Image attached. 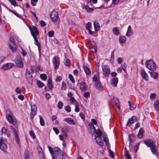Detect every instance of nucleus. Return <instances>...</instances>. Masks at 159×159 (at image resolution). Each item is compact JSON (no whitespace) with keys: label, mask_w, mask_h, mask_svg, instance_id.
<instances>
[{"label":"nucleus","mask_w":159,"mask_h":159,"mask_svg":"<svg viewBox=\"0 0 159 159\" xmlns=\"http://www.w3.org/2000/svg\"><path fill=\"white\" fill-rule=\"evenodd\" d=\"M141 75L142 78L145 81L148 80V75L144 70H142V71L141 72Z\"/></svg>","instance_id":"nucleus-17"},{"label":"nucleus","mask_w":159,"mask_h":159,"mask_svg":"<svg viewBox=\"0 0 159 159\" xmlns=\"http://www.w3.org/2000/svg\"><path fill=\"white\" fill-rule=\"evenodd\" d=\"M47 83V85L48 88L49 89H52L53 88V86L51 79L50 78L48 79Z\"/></svg>","instance_id":"nucleus-24"},{"label":"nucleus","mask_w":159,"mask_h":159,"mask_svg":"<svg viewBox=\"0 0 159 159\" xmlns=\"http://www.w3.org/2000/svg\"><path fill=\"white\" fill-rule=\"evenodd\" d=\"M37 36H33L34 39V41L35 42V44L37 45L38 49L39 50H40L41 49V46L40 44L39 43L38 39L36 38Z\"/></svg>","instance_id":"nucleus-25"},{"label":"nucleus","mask_w":159,"mask_h":159,"mask_svg":"<svg viewBox=\"0 0 159 159\" xmlns=\"http://www.w3.org/2000/svg\"><path fill=\"white\" fill-rule=\"evenodd\" d=\"M128 103L129 107V109L130 110H133L136 108V105L134 103L131 104L130 101H128Z\"/></svg>","instance_id":"nucleus-21"},{"label":"nucleus","mask_w":159,"mask_h":159,"mask_svg":"<svg viewBox=\"0 0 159 159\" xmlns=\"http://www.w3.org/2000/svg\"><path fill=\"white\" fill-rule=\"evenodd\" d=\"M11 128L14 134L15 135H18V130L17 129H15L12 126H11Z\"/></svg>","instance_id":"nucleus-55"},{"label":"nucleus","mask_w":159,"mask_h":159,"mask_svg":"<svg viewBox=\"0 0 159 159\" xmlns=\"http://www.w3.org/2000/svg\"><path fill=\"white\" fill-rule=\"evenodd\" d=\"M9 1L11 3V4L14 6H17L16 4V2L15 0H9Z\"/></svg>","instance_id":"nucleus-63"},{"label":"nucleus","mask_w":159,"mask_h":159,"mask_svg":"<svg viewBox=\"0 0 159 159\" xmlns=\"http://www.w3.org/2000/svg\"><path fill=\"white\" fill-rule=\"evenodd\" d=\"M93 79L95 83V86L97 89L99 91H102V86L99 81V73H98L95 75Z\"/></svg>","instance_id":"nucleus-4"},{"label":"nucleus","mask_w":159,"mask_h":159,"mask_svg":"<svg viewBox=\"0 0 159 159\" xmlns=\"http://www.w3.org/2000/svg\"><path fill=\"white\" fill-rule=\"evenodd\" d=\"M133 33L132 28L130 25H129L125 34V35L128 37H129Z\"/></svg>","instance_id":"nucleus-18"},{"label":"nucleus","mask_w":159,"mask_h":159,"mask_svg":"<svg viewBox=\"0 0 159 159\" xmlns=\"http://www.w3.org/2000/svg\"><path fill=\"white\" fill-rule=\"evenodd\" d=\"M11 128L14 134L15 135H18V130L17 129H15L12 126H11Z\"/></svg>","instance_id":"nucleus-54"},{"label":"nucleus","mask_w":159,"mask_h":159,"mask_svg":"<svg viewBox=\"0 0 159 159\" xmlns=\"http://www.w3.org/2000/svg\"><path fill=\"white\" fill-rule=\"evenodd\" d=\"M115 102L116 107L120 109L119 101L117 98H116L115 99Z\"/></svg>","instance_id":"nucleus-36"},{"label":"nucleus","mask_w":159,"mask_h":159,"mask_svg":"<svg viewBox=\"0 0 159 159\" xmlns=\"http://www.w3.org/2000/svg\"><path fill=\"white\" fill-rule=\"evenodd\" d=\"M9 44L10 48L12 51H15L16 50V45L15 44V45H14L13 44H12L13 46L11 45L10 43H9Z\"/></svg>","instance_id":"nucleus-39"},{"label":"nucleus","mask_w":159,"mask_h":159,"mask_svg":"<svg viewBox=\"0 0 159 159\" xmlns=\"http://www.w3.org/2000/svg\"><path fill=\"white\" fill-rule=\"evenodd\" d=\"M0 147L3 152H6L7 146L6 144L4 143V141L2 138L0 139Z\"/></svg>","instance_id":"nucleus-9"},{"label":"nucleus","mask_w":159,"mask_h":159,"mask_svg":"<svg viewBox=\"0 0 159 159\" xmlns=\"http://www.w3.org/2000/svg\"><path fill=\"white\" fill-rule=\"evenodd\" d=\"M65 110L68 112H69L71 111V108L70 106H67L65 108Z\"/></svg>","instance_id":"nucleus-57"},{"label":"nucleus","mask_w":159,"mask_h":159,"mask_svg":"<svg viewBox=\"0 0 159 159\" xmlns=\"http://www.w3.org/2000/svg\"><path fill=\"white\" fill-rule=\"evenodd\" d=\"M134 116H133L129 120L126 125L127 126H129L130 125L132 124L134 122L133 118L135 117Z\"/></svg>","instance_id":"nucleus-34"},{"label":"nucleus","mask_w":159,"mask_h":159,"mask_svg":"<svg viewBox=\"0 0 159 159\" xmlns=\"http://www.w3.org/2000/svg\"><path fill=\"white\" fill-rule=\"evenodd\" d=\"M40 77L41 80H45L47 79L46 75L44 74H41L40 75Z\"/></svg>","instance_id":"nucleus-43"},{"label":"nucleus","mask_w":159,"mask_h":159,"mask_svg":"<svg viewBox=\"0 0 159 159\" xmlns=\"http://www.w3.org/2000/svg\"><path fill=\"white\" fill-rule=\"evenodd\" d=\"M48 148L51 154L52 159H65L63 152L58 147H55L52 149L51 147L48 146Z\"/></svg>","instance_id":"nucleus-1"},{"label":"nucleus","mask_w":159,"mask_h":159,"mask_svg":"<svg viewBox=\"0 0 159 159\" xmlns=\"http://www.w3.org/2000/svg\"><path fill=\"white\" fill-rule=\"evenodd\" d=\"M52 62L54 69H58L60 64L59 57L57 56H55L53 58Z\"/></svg>","instance_id":"nucleus-6"},{"label":"nucleus","mask_w":159,"mask_h":159,"mask_svg":"<svg viewBox=\"0 0 159 159\" xmlns=\"http://www.w3.org/2000/svg\"><path fill=\"white\" fill-rule=\"evenodd\" d=\"M39 117L40 125L42 126H44L45 125V122L43 118L40 115L39 116Z\"/></svg>","instance_id":"nucleus-38"},{"label":"nucleus","mask_w":159,"mask_h":159,"mask_svg":"<svg viewBox=\"0 0 159 159\" xmlns=\"http://www.w3.org/2000/svg\"><path fill=\"white\" fill-rule=\"evenodd\" d=\"M14 65L12 63H8L2 65V68L4 70H8L11 68Z\"/></svg>","instance_id":"nucleus-12"},{"label":"nucleus","mask_w":159,"mask_h":159,"mask_svg":"<svg viewBox=\"0 0 159 159\" xmlns=\"http://www.w3.org/2000/svg\"><path fill=\"white\" fill-rule=\"evenodd\" d=\"M6 117L8 121L10 123L15 125L16 123V120L14 116L10 110L8 109L6 111Z\"/></svg>","instance_id":"nucleus-2"},{"label":"nucleus","mask_w":159,"mask_h":159,"mask_svg":"<svg viewBox=\"0 0 159 159\" xmlns=\"http://www.w3.org/2000/svg\"><path fill=\"white\" fill-rule=\"evenodd\" d=\"M25 74L27 77L30 78L32 77V75L30 71V70H26Z\"/></svg>","instance_id":"nucleus-49"},{"label":"nucleus","mask_w":159,"mask_h":159,"mask_svg":"<svg viewBox=\"0 0 159 159\" xmlns=\"http://www.w3.org/2000/svg\"><path fill=\"white\" fill-rule=\"evenodd\" d=\"M82 8L85 9L87 11L89 12H92L93 10V8L89 7L88 6L83 5Z\"/></svg>","instance_id":"nucleus-23"},{"label":"nucleus","mask_w":159,"mask_h":159,"mask_svg":"<svg viewBox=\"0 0 159 159\" xmlns=\"http://www.w3.org/2000/svg\"><path fill=\"white\" fill-rule=\"evenodd\" d=\"M29 133L30 136L32 139H34L35 138L36 136L34 132L33 131H30L29 132Z\"/></svg>","instance_id":"nucleus-42"},{"label":"nucleus","mask_w":159,"mask_h":159,"mask_svg":"<svg viewBox=\"0 0 159 159\" xmlns=\"http://www.w3.org/2000/svg\"><path fill=\"white\" fill-rule=\"evenodd\" d=\"M63 106V104L61 102H59L57 104V107L59 109H61L62 108Z\"/></svg>","instance_id":"nucleus-50"},{"label":"nucleus","mask_w":159,"mask_h":159,"mask_svg":"<svg viewBox=\"0 0 159 159\" xmlns=\"http://www.w3.org/2000/svg\"><path fill=\"white\" fill-rule=\"evenodd\" d=\"M145 65L148 70H155L156 68L155 63L152 60L147 61L145 63Z\"/></svg>","instance_id":"nucleus-5"},{"label":"nucleus","mask_w":159,"mask_h":159,"mask_svg":"<svg viewBox=\"0 0 159 159\" xmlns=\"http://www.w3.org/2000/svg\"><path fill=\"white\" fill-rule=\"evenodd\" d=\"M94 28L96 31H98L100 29V26L98 22H94L93 23Z\"/></svg>","instance_id":"nucleus-27"},{"label":"nucleus","mask_w":159,"mask_h":159,"mask_svg":"<svg viewBox=\"0 0 159 159\" xmlns=\"http://www.w3.org/2000/svg\"><path fill=\"white\" fill-rule=\"evenodd\" d=\"M119 40L121 43H125L126 41V37L124 36H120Z\"/></svg>","instance_id":"nucleus-22"},{"label":"nucleus","mask_w":159,"mask_h":159,"mask_svg":"<svg viewBox=\"0 0 159 159\" xmlns=\"http://www.w3.org/2000/svg\"><path fill=\"white\" fill-rule=\"evenodd\" d=\"M50 16L52 21L54 22H56L58 17V12L55 10H53L52 11Z\"/></svg>","instance_id":"nucleus-7"},{"label":"nucleus","mask_w":159,"mask_h":159,"mask_svg":"<svg viewBox=\"0 0 159 159\" xmlns=\"http://www.w3.org/2000/svg\"><path fill=\"white\" fill-rule=\"evenodd\" d=\"M95 139L96 143L100 146H102L103 145V142L101 138L97 137H95Z\"/></svg>","instance_id":"nucleus-15"},{"label":"nucleus","mask_w":159,"mask_h":159,"mask_svg":"<svg viewBox=\"0 0 159 159\" xmlns=\"http://www.w3.org/2000/svg\"><path fill=\"white\" fill-rule=\"evenodd\" d=\"M80 89L84 91H86L87 90V87L86 84L84 82H82L80 84Z\"/></svg>","instance_id":"nucleus-14"},{"label":"nucleus","mask_w":159,"mask_h":159,"mask_svg":"<svg viewBox=\"0 0 159 159\" xmlns=\"http://www.w3.org/2000/svg\"><path fill=\"white\" fill-rule=\"evenodd\" d=\"M118 82V79L116 78H115L113 79L111 81V85L113 87H115L116 86Z\"/></svg>","instance_id":"nucleus-19"},{"label":"nucleus","mask_w":159,"mask_h":159,"mask_svg":"<svg viewBox=\"0 0 159 159\" xmlns=\"http://www.w3.org/2000/svg\"><path fill=\"white\" fill-rule=\"evenodd\" d=\"M143 129H141L139 132V133L138 134V137L139 139H141L143 136Z\"/></svg>","instance_id":"nucleus-31"},{"label":"nucleus","mask_w":159,"mask_h":159,"mask_svg":"<svg viewBox=\"0 0 159 159\" xmlns=\"http://www.w3.org/2000/svg\"><path fill=\"white\" fill-rule=\"evenodd\" d=\"M31 111H37V108L35 105H33L31 106Z\"/></svg>","instance_id":"nucleus-51"},{"label":"nucleus","mask_w":159,"mask_h":159,"mask_svg":"<svg viewBox=\"0 0 159 159\" xmlns=\"http://www.w3.org/2000/svg\"><path fill=\"white\" fill-rule=\"evenodd\" d=\"M153 106L154 109L157 111H159V100H156L153 102Z\"/></svg>","instance_id":"nucleus-16"},{"label":"nucleus","mask_w":159,"mask_h":159,"mask_svg":"<svg viewBox=\"0 0 159 159\" xmlns=\"http://www.w3.org/2000/svg\"><path fill=\"white\" fill-rule=\"evenodd\" d=\"M54 33L53 31L51 30L49 32L48 34L49 37H52L54 34Z\"/></svg>","instance_id":"nucleus-61"},{"label":"nucleus","mask_w":159,"mask_h":159,"mask_svg":"<svg viewBox=\"0 0 159 159\" xmlns=\"http://www.w3.org/2000/svg\"><path fill=\"white\" fill-rule=\"evenodd\" d=\"M62 79L61 76H57L56 77L55 81L57 82H60L62 80Z\"/></svg>","instance_id":"nucleus-58"},{"label":"nucleus","mask_w":159,"mask_h":159,"mask_svg":"<svg viewBox=\"0 0 159 159\" xmlns=\"http://www.w3.org/2000/svg\"><path fill=\"white\" fill-rule=\"evenodd\" d=\"M95 134H96V135L95 136V137H98L101 138V136L102 135V132L99 129H97V131H95Z\"/></svg>","instance_id":"nucleus-29"},{"label":"nucleus","mask_w":159,"mask_h":159,"mask_svg":"<svg viewBox=\"0 0 159 159\" xmlns=\"http://www.w3.org/2000/svg\"><path fill=\"white\" fill-rule=\"evenodd\" d=\"M67 89V86L66 84L64 82L62 81L61 83V89L62 90H66Z\"/></svg>","instance_id":"nucleus-33"},{"label":"nucleus","mask_w":159,"mask_h":159,"mask_svg":"<svg viewBox=\"0 0 159 159\" xmlns=\"http://www.w3.org/2000/svg\"><path fill=\"white\" fill-rule=\"evenodd\" d=\"M75 112H78L80 111V108L79 107V103H77L75 105Z\"/></svg>","instance_id":"nucleus-44"},{"label":"nucleus","mask_w":159,"mask_h":159,"mask_svg":"<svg viewBox=\"0 0 159 159\" xmlns=\"http://www.w3.org/2000/svg\"><path fill=\"white\" fill-rule=\"evenodd\" d=\"M37 111H31V112L30 113V118L31 119H33L34 116L36 114Z\"/></svg>","instance_id":"nucleus-46"},{"label":"nucleus","mask_w":159,"mask_h":159,"mask_svg":"<svg viewBox=\"0 0 159 159\" xmlns=\"http://www.w3.org/2000/svg\"><path fill=\"white\" fill-rule=\"evenodd\" d=\"M64 120L70 125H75V123L73 119L71 118L67 117L64 119Z\"/></svg>","instance_id":"nucleus-13"},{"label":"nucleus","mask_w":159,"mask_h":159,"mask_svg":"<svg viewBox=\"0 0 159 159\" xmlns=\"http://www.w3.org/2000/svg\"><path fill=\"white\" fill-rule=\"evenodd\" d=\"M65 64L67 66H69L70 65V61L69 59H67L66 60L65 62Z\"/></svg>","instance_id":"nucleus-56"},{"label":"nucleus","mask_w":159,"mask_h":159,"mask_svg":"<svg viewBox=\"0 0 159 159\" xmlns=\"http://www.w3.org/2000/svg\"><path fill=\"white\" fill-rule=\"evenodd\" d=\"M69 130V128L67 126H63L61 129V131L65 133L66 134Z\"/></svg>","instance_id":"nucleus-30"},{"label":"nucleus","mask_w":159,"mask_h":159,"mask_svg":"<svg viewBox=\"0 0 159 159\" xmlns=\"http://www.w3.org/2000/svg\"><path fill=\"white\" fill-rule=\"evenodd\" d=\"M104 137L103 139L106 145L108 147L109 146V144L108 142V139L107 137V135L106 133H104L103 134Z\"/></svg>","instance_id":"nucleus-28"},{"label":"nucleus","mask_w":159,"mask_h":159,"mask_svg":"<svg viewBox=\"0 0 159 159\" xmlns=\"http://www.w3.org/2000/svg\"><path fill=\"white\" fill-rule=\"evenodd\" d=\"M24 157L25 159H30L29 151L27 150H25V152Z\"/></svg>","instance_id":"nucleus-35"},{"label":"nucleus","mask_w":159,"mask_h":159,"mask_svg":"<svg viewBox=\"0 0 159 159\" xmlns=\"http://www.w3.org/2000/svg\"><path fill=\"white\" fill-rule=\"evenodd\" d=\"M103 73L104 76H107L110 74V70H103Z\"/></svg>","instance_id":"nucleus-45"},{"label":"nucleus","mask_w":159,"mask_h":159,"mask_svg":"<svg viewBox=\"0 0 159 159\" xmlns=\"http://www.w3.org/2000/svg\"><path fill=\"white\" fill-rule=\"evenodd\" d=\"M39 155L40 159H46L43 152H39Z\"/></svg>","instance_id":"nucleus-60"},{"label":"nucleus","mask_w":159,"mask_h":159,"mask_svg":"<svg viewBox=\"0 0 159 159\" xmlns=\"http://www.w3.org/2000/svg\"><path fill=\"white\" fill-rule=\"evenodd\" d=\"M84 95L85 98H88L90 95V93L88 92H85L84 93Z\"/></svg>","instance_id":"nucleus-64"},{"label":"nucleus","mask_w":159,"mask_h":159,"mask_svg":"<svg viewBox=\"0 0 159 159\" xmlns=\"http://www.w3.org/2000/svg\"><path fill=\"white\" fill-rule=\"evenodd\" d=\"M91 26V23L90 22L88 23L86 25V29L87 30L90 29V28Z\"/></svg>","instance_id":"nucleus-59"},{"label":"nucleus","mask_w":159,"mask_h":159,"mask_svg":"<svg viewBox=\"0 0 159 159\" xmlns=\"http://www.w3.org/2000/svg\"><path fill=\"white\" fill-rule=\"evenodd\" d=\"M108 152L110 157L111 158H113L114 157V155L113 152L110 149L108 150Z\"/></svg>","instance_id":"nucleus-62"},{"label":"nucleus","mask_w":159,"mask_h":159,"mask_svg":"<svg viewBox=\"0 0 159 159\" xmlns=\"http://www.w3.org/2000/svg\"><path fill=\"white\" fill-rule=\"evenodd\" d=\"M31 34L33 36H37L39 34L36 27L33 26L32 27H29Z\"/></svg>","instance_id":"nucleus-8"},{"label":"nucleus","mask_w":159,"mask_h":159,"mask_svg":"<svg viewBox=\"0 0 159 159\" xmlns=\"http://www.w3.org/2000/svg\"><path fill=\"white\" fill-rule=\"evenodd\" d=\"M2 134H4L7 135L8 137H9L10 136V134H7V129L5 127H3L2 129Z\"/></svg>","instance_id":"nucleus-40"},{"label":"nucleus","mask_w":159,"mask_h":159,"mask_svg":"<svg viewBox=\"0 0 159 159\" xmlns=\"http://www.w3.org/2000/svg\"><path fill=\"white\" fill-rule=\"evenodd\" d=\"M15 136V139L16 140V142L17 144L20 143V139L18 135H16Z\"/></svg>","instance_id":"nucleus-53"},{"label":"nucleus","mask_w":159,"mask_h":159,"mask_svg":"<svg viewBox=\"0 0 159 159\" xmlns=\"http://www.w3.org/2000/svg\"><path fill=\"white\" fill-rule=\"evenodd\" d=\"M69 78L70 81L73 83H75V80L73 76L71 74L69 75Z\"/></svg>","instance_id":"nucleus-47"},{"label":"nucleus","mask_w":159,"mask_h":159,"mask_svg":"<svg viewBox=\"0 0 159 159\" xmlns=\"http://www.w3.org/2000/svg\"><path fill=\"white\" fill-rule=\"evenodd\" d=\"M37 84L38 87L39 88H42L44 86V84L39 80L37 81Z\"/></svg>","instance_id":"nucleus-37"},{"label":"nucleus","mask_w":159,"mask_h":159,"mask_svg":"<svg viewBox=\"0 0 159 159\" xmlns=\"http://www.w3.org/2000/svg\"><path fill=\"white\" fill-rule=\"evenodd\" d=\"M113 34L116 35H118L120 34L119 30L116 27L113 28L112 30Z\"/></svg>","instance_id":"nucleus-26"},{"label":"nucleus","mask_w":159,"mask_h":159,"mask_svg":"<svg viewBox=\"0 0 159 159\" xmlns=\"http://www.w3.org/2000/svg\"><path fill=\"white\" fill-rule=\"evenodd\" d=\"M69 101H70V102L75 105V104H77L78 103L77 101L75 100V99L74 98V97L71 98H70Z\"/></svg>","instance_id":"nucleus-32"},{"label":"nucleus","mask_w":159,"mask_h":159,"mask_svg":"<svg viewBox=\"0 0 159 159\" xmlns=\"http://www.w3.org/2000/svg\"><path fill=\"white\" fill-rule=\"evenodd\" d=\"M156 97V94L154 93H153L151 94L150 96V99L152 100L155 99Z\"/></svg>","instance_id":"nucleus-52"},{"label":"nucleus","mask_w":159,"mask_h":159,"mask_svg":"<svg viewBox=\"0 0 159 159\" xmlns=\"http://www.w3.org/2000/svg\"><path fill=\"white\" fill-rule=\"evenodd\" d=\"M88 128L90 133L93 135L95 134L96 129L94 125L92 123H89L88 125Z\"/></svg>","instance_id":"nucleus-11"},{"label":"nucleus","mask_w":159,"mask_h":159,"mask_svg":"<svg viewBox=\"0 0 159 159\" xmlns=\"http://www.w3.org/2000/svg\"><path fill=\"white\" fill-rule=\"evenodd\" d=\"M151 71L149 72L151 76L154 79H156L158 77V74L157 72L153 71L154 70H151Z\"/></svg>","instance_id":"nucleus-20"},{"label":"nucleus","mask_w":159,"mask_h":159,"mask_svg":"<svg viewBox=\"0 0 159 159\" xmlns=\"http://www.w3.org/2000/svg\"><path fill=\"white\" fill-rule=\"evenodd\" d=\"M16 64L17 66L22 67L23 66L21 58L20 57H17L15 60Z\"/></svg>","instance_id":"nucleus-10"},{"label":"nucleus","mask_w":159,"mask_h":159,"mask_svg":"<svg viewBox=\"0 0 159 159\" xmlns=\"http://www.w3.org/2000/svg\"><path fill=\"white\" fill-rule=\"evenodd\" d=\"M15 91L17 93L21 94L22 93V90L21 88L18 87L16 88Z\"/></svg>","instance_id":"nucleus-41"},{"label":"nucleus","mask_w":159,"mask_h":159,"mask_svg":"<svg viewBox=\"0 0 159 159\" xmlns=\"http://www.w3.org/2000/svg\"><path fill=\"white\" fill-rule=\"evenodd\" d=\"M146 145L150 148L152 153L155 155L156 154L157 147L155 145L154 142L151 139L146 140L144 141Z\"/></svg>","instance_id":"nucleus-3"},{"label":"nucleus","mask_w":159,"mask_h":159,"mask_svg":"<svg viewBox=\"0 0 159 159\" xmlns=\"http://www.w3.org/2000/svg\"><path fill=\"white\" fill-rule=\"evenodd\" d=\"M84 70H89L90 67L89 65L86 63H84L83 65Z\"/></svg>","instance_id":"nucleus-48"}]
</instances>
